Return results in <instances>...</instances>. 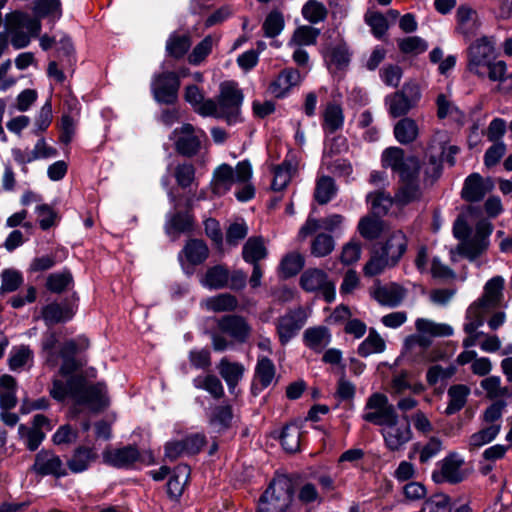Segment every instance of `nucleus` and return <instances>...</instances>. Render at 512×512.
Instances as JSON below:
<instances>
[{
	"label": "nucleus",
	"mask_w": 512,
	"mask_h": 512,
	"mask_svg": "<svg viewBox=\"0 0 512 512\" xmlns=\"http://www.w3.org/2000/svg\"><path fill=\"white\" fill-rule=\"evenodd\" d=\"M6 28L11 30H20L26 28L33 38H37L38 33L35 28L36 20H32L31 15L21 10H14L5 16Z\"/></svg>",
	"instance_id": "obj_32"
},
{
	"label": "nucleus",
	"mask_w": 512,
	"mask_h": 512,
	"mask_svg": "<svg viewBox=\"0 0 512 512\" xmlns=\"http://www.w3.org/2000/svg\"><path fill=\"white\" fill-rule=\"evenodd\" d=\"M79 296L74 291L70 296L61 300H53L41 307V318L46 327L66 324L73 320L78 311Z\"/></svg>",
	"instance_id": "obj_6"
},
{
	"label": "nucleus",
	"mask_w": 512,
	"mask_h": 512,
	"mask_svg": "<svg viewBox=\"0 0 512 512\" xmlns=\"http://www.w3.org/2000/svg\"><path fill=\"white\" fill-rule=\"evenodd\" d=\"M218 106L220 116L229 126L242 123L244 119L241 116V106L244 101V94L238 88V83L234 80L224 81L220 84L218 95Z\"/></svg>",
	"instance_id": "obj_5"
},
{
	"label": "nucleus",
	"mask_w": 512,
	"mask_h": 512,
	"mask_svg": "<svg viewBox=\"0 0 512 512\" xmlns=\"http://www.w3.org/2000/svg\"><path fill=\"white\" fill-rule=\"evenodd\" d=\"M365 22L370 26L373 36L378 40H381L389 29L388 20L379 11L366 13Z\"/></svg>",
	"instance_id": "obj_57"
},
{
	"label": "nucleus",
	"mask_w": 512,
	"mask_h": 512,
	"mask_svg": "<svg viewBox=\"0 0 512 512\" xmlns=\"http://www.w3.org/2000/svg\"><path fill=\"white\" fill-rule=\"evenodd\" d=\"M195 217L189 211H176L171 215L169 221L165 224V232L168 235H179L190 233L194 229Z\"/></svg>",
	"instance_id": "obj_25"
},
{
	"label": "nucleus",
	"mask_w": 512,
	"mask_h": 512,
	"mask_svg": "<svg viewBox=\"0 0 512 512\" xmlns=\"http://www.w3.org/2000/svg\"><path fill=\"white\" fill-rule=\"evenodd\" d=\"M138 457L139 448L136 444H127L115 449L107 446L102 452L103 464L122 470L136 469Z\"/></svg>",
	"instance_id": "obj_10"
},
{
	"label": "nucleus",
	"mask_w": 512,
	"mask_h": 512,
	"mask_svg": "<svg viewBox=\"0 0 512 512\" xmlns=\"http://www.w3.org/2000/svg\"><path fill=\"white\" fill-rule=\"evenodd\" d=\"M30 470L37 475L54 476L59 479L68 475V472L63 468L61 458L56 455L52 450L41 449L34 459V463Z\"/></svg>",
	"instance_id": "obj_12"
},
{
	"label": "nucleus",
	"mask_w": 512,
	"mask_h": 512,
	"mask_svg": "<svg viewBox=\"0 0 512 512\" xmlns=\"http://www.w3.org/2000/svg\"><path fill=\"white\" fill-rule=\"evenodd\" d=\"M366 202L371 205L372 215L381 218L388 214L393 204V199L389 193L378 190L368 193Z\"/></svg>",
	"instance_id": "obj_37"
},
{
	"label": "nucleus",
	"mask_w": 512,
	"mask_h": 512,
	"mask_svg": "<svg viewBox=\"0 0 512 512\" xmlns=\"http://www.w3.org/2000/svg\"><path fill=\"white\" fill-rule=\"evenodd\" d=\"M275 373L276 368L273 361L270 358L266 356L258 358L255 366V379L262 383L263 386H269L275 377Z\"/></svg>",
	"instance_id": "obj_52"
},
{
	"label": "nucleus",
	"mask_w": 512,
	"mask_h": 512,
	"mask_svg": "<svg viewBox=\"0 0 512 512\" xmlns=\"http://www.w3.org/2000/svg\"><path fill=\"white\" fill-rule=\"evenodd\" d=\"M1 279L0 295L17 291L24 283L22 272L14 268L3 269Z\"/></svg>",
	"instance_id": "obj_49"
},
{
	"label": "nucleus",
	"mask_w": 512,
	"mask_h": 512,
	"mask_svg": "<svg viewBox=\"0 0 512 512\" xmlns=\"http://www.w3.org/2000/svg\"><path fill=\"white\" fill-rule=\"evenodd\" d=\"M172 135L177 136L174 149L178 155L192 158L199 153L201 140L195 135V127L192 124L184 123L181 127L175 128Z\"/></svg>",
	"instance_id": "obj_13"
},
{
	"label": "nucleus",
	"mask_w": 512,
	"mask_h": 512,
	"mask_svg": "<svg viewBox=\"0 0 512 512\" xmlns=\"http://www.w3.org/2000/svg\"><path fill=\"white\" fill-rule=\"evenodd\" d=\"M492 188L493 182L490 178L484 180L479 173H472L464 181L461 198L470 203L479 202Z\"/></svg>",
	"instance_id": "obj_18"
},
{
	"label": "nucleus",
	"mask_w": 512,
	"mask_h": 512,
	"mask_svg": "<svg viewBox=\"0 0 512 512\" xmlns=\"http://www.w3.org/2000/svg\"><path fill=\"white\" fill-rule=\"evenodd\" d=\"M181 443L186 455L195 456L207 444V437L204 433H191L182 438Z\"/></svg>",
	"instance_id": "obj_63"
},
{
	"label": "nucleus",
	"mask_w": 512,
	"mask_h": 512,
	"mask_svg": "<svg viewBox=\"0 0 512 512\" xmlns=\"http://www.w3.org/2000/svg\"><path fill=\"white\" fill-rule=\"evenodd\" d=\"M284 27L283 13L277 9L270 11L262 24L264 36L272 39L280 35Z\"/></svg>",
	"instance_id": "obj_47"
},
{
	"label": "nucleus",
	"mask_w": 512,
	"mask_h": 512,
	"mask_svg": "<svg viewBox=\"0 0 512 512\" xmlns=\"http://www.w3.org/2000/svg\"><path fill=\"white\" fill-rule=\"evenodd\" d=\"M18 435L25 440L26 448L31 452L36 451L46 438L44 431L32 430L25 424L18 426Z\"/></svg>",
	"instance_id": "obj_58"
},
{
	"label": "nucleus",
	"mask_w": 512,
	"mask_h": 512,
	"mask_svg": "<svg viewBox=\"0 0 512 512\" xmlns=\"http://www.w3.org/2000/svg\"><path fill=\"white\" fill-rule=\"evenodd\" d=\"M65 381L54 379L50 396L57 402L71 398L75 405L84 406L94 414L105 411L110 406L107 385L104 381L91 383L82 373L72 372L62 376Z\"/></svg>",
	"instance_id": "obj_1"
},
{
	"label": "nucleus",
	"mask_w": 512,
	"mask_h": 512,
	"mask_svg": "<svg viewBox=\"0 0 512 512\" xmlns=\"http://www.w3.org/2000/svg\"><path fill=\"white\" fill-rule=\"evenodd\" d=\"M328 274L320 268H308L300 276L299 285L305 292H317L325 284Z\"/></svg>",
	"instance_id": "obj_36"
},
{
	"label": "nucleus",
	"mask_w": 512,
	"mask_h": 512,
	"mask_svg": "<svg viewBox=\"0 0 512 512\" xmlns=\"http://www.w3.org/2000/svg\"><path fill=\"white\" fill-rule=\"evenodd\" d=\"M488 242H482L481 239H471L457 246V253L467 258L469 261H475L487 249Z\"/></svg>",
	"instance_id": "obj_54"
},
{
	"label": "nucleus",
	"mask_w": 512,
	"mask_h": 512,
	"mask_svg": "<svg viewBox=\"0 0 512 512\" xmlns=\"http://www.w3.org/2000/svg\"><path fill=\"white\" fill-rule=\"evenodd\" d=\"M98 459L99 454L94 446L78 445L73 449L66 465L71 473L80 474L87 471Z\"/></svg>",
	"instance_id": "obj_19"
},
{
	"label": "nucleus",
	"mask_w": 512,
	"mask_h": 512,
	"mask_svg": "<svg viewBox=\"0 0 512 512\" xmlns=\"http://www.w3.org/2000/svg\"><path fill=\"white\" fill-rule=\"evenodd\" d=\"M268 256V250L262 236H252L242 247V258L248 264H259Z\"/></svg>",
	"instance_id": "obj_27"
},
{
	"label": "nucleus",
	"mask_w": 512,
	"mask_h": 512,
	"mask_svg": "<svg viewBox=\"0 0 512 512\" xmlns=\"http://www.w3.org/2000/svg\"><path fill=\"white\" fill-rule=\"evenodd\" d=\"M399 50L404 54H421L428 49V43L419 36H409L398 40Z\"/></svg>",
	"instance_id": "obj_61"
},
{
	"label": "nucleus",
	"mask_w": 512,
	"mask_h": 512,
	"mask_svg": "<svg viewBox=\"0 0 512 512\" xmlns=\"http://www.w3.org/2000/svg\"><path fill=\"white\" fill-rule=\"evenodd\" d=\"M217 328L232 337L238 343H245L251 334L252 327L242 315L226 314L217 319Z\"/></svg>",
	"instance_id": "obj_15"
},
{
	"label": "nucleus",
	"mask_w": 512,
	"mask_h": 512,
	"mask_svg": "<svg viewBox=\"0 0 512 512\" xmlns=\"http://www.w3.org/2000/svg\"><path fill=\"white\" fill-rule=\"evenodd\" d=\"M192 45V39L189 34H179L174 31L166 40V56L174 60H180L185 57Z\"/></svg>",
	"instance_id": "obj_24"
},
{
	"label": "nucleus",
	"mask_w": 512,
	"mask_h": 512,
	"mask_svg": "<svg viewBox=\"0 0 512 512\" xmlns=\"http://www.w3.org/2000/svg\"><path fill=\"white\" fill-rule=\"evenodd\" d=\"M209 257V248L203 239L190 238L186 241L177 259L183 273L190 277L195 273L196 267L202 265Z\"/></svg>",
	"instance_id": "obj_8"
},
{
	"label": "nucleus",
	"mask_w": 512,
	"mask_h": 512,
	"mask_svg": "<svg viewBox=\"0 0 512 512\" xmlns=\"http://www.w3.org/2000/svg\"><path fill=\"white\" fill-rule=\"evenodd\" d=\"M406 295V290L398 283L392 282L389 287L378 286L372 297L382 306L398 307Z\"/></svg>",
	"instance_id": "obj_21"
},
{
	"label": "nucleus",
	"mask_w": 512,
	"mask_h": 512,
	"mask_svg": "<svg viewBox=\"0 0 512 512\" xmlns=\"http://www.w3.org/2000/svg\"><path fill=\"white\" fill-rule=\"evenodd\" d=\"M302 16L311 24H317L327 18L328 10L318 0H308L302 7Z\"/></svg>",
	"instance_id": "obj_51"
},
{
	"label": "nucleus",
	"mask_w": 512,
	"mask_h": 512,
	"mask_svg": "<svg viewBox=\"0 0 512 512\" xmlns=\"http://www.w3.org/2000/svg\"><path fill=\"white\" fill-rule=\"evenodd\" d=\"M229 270L226 266L217 264L207 269L202 284L211 290H219L228 286Z\"/></svg>",
	"instance_id": "obj_35"
},
{
	"label": "nucleus",
	"mask_w": 512,
	"mask_h": 512,
	"mask_svg": "<svg viewBox=\"0 0 512 512\" xmlns=\"http://www.w3.org/2000/svg\"><path fill=\"white\" fill-rule=\"evenodd\" d=\"M89 347L90 341L85 335L65 339L62 343H59L58 333L56 331H47L44 333L41 342V354L44 364L50 369L55 368L61 359L62 363L58 374L66 376L83 369L86 361L80 357V354Z\"/></svg>",
	"instance_id": "obj_2"
},
{
	"label": "nucleus",
	"mask_w": 512,
	"mask_h": 512,
	"mask_svg": "<svg viewBox=\"0 0 512 512\" xmlns=\"http://www.w3.org/2000/svg\"><path fill=\"white\" fill-rule=\"evenodd\" d=\"M500 431V425L492 424L473 433L470 436V446L473 448H480L485 444L492 442Z\"/></svg>",
	"instance_id": "obj_64"
},
{
	"label": "nucleus",
	"mask_w": 512,
	"mask_h": 512,
	"mask_svg": "<svg viewBox=\"0 0 512 512\" xmlns=\"http://www.w3.org/2000/svg\"><path fill=\"white\" fill-rule=\"evenodd\" d=\"M420 169L421 164L419 158L415 155H409L395 172L399 174L401 182L413 181L419 179Z\"/></svg>",
	"instance_id": "obj_53"
},
{
	"label": "nucleus",
	"mask_w": 512,
	"mask_h": 512,
	"mask_svg": "<svg viewBox=\"0 0 512 512\" xmlns=\"http://www.w3.org/2000/svg\"><path fill=\"white\" fill-rule=\"evenodd\" d=\"M305 266L304 257L298 252L286 254L280 261L279 269L283 279L296 276Z\"/></svg>",
	"instance_id": "obj_40"
},
{
	"label": "nucleus",
	"mask_w": 512,
	"mask_h": 512,
	"mask_svg": "<svg viewBox=\"0 0 512 512\" xmlns=\"http://www.w3.org/2000/svg\"><path fill=\"white\" fill-rule=\"evenodd\" d=\"M295 484L288 474L274 477L260 495L256 512H286L294 502Z\"/></svg>",
	"instance_id": "obj_4"
},
{
	"label": "nucleus",
	"mask_w": 512,
	"mask_h": 512,
	"mask_svg": "<svg viewBox=\"0 0 512 512\" xmlns=\"http://www.w3.org/2000/svg\"><path fill=\"white\" fill-rule=\"evenodd\" d=\"M494 52V45L487 37L478 39L468 48V70L484 77L486 71H482V69L495 59Z\"/></svg>",
	"instance_id": "obj_9"
},
{
	"label": "nucleus",
	"mask_w": 512,
	"mask_h": 512,
	"mask_svg": "<svg viewBox=\"0 0 512 512\" xmlns=\"http://www.w3.org/2000/svg\"><path fill=\"white\" fill-rule=\"evenodd\" d=\"M57 53L63 68L72 67L76 64L77 57L75 46L72 38L68 34H63L59 40Z\"/></svg>",
	"instance_id": "obj_50"
},
{
	"label": "nucleus",
	"mask_w": 512,
	"mask_h": 512,
	"mask_svg": "<svg viewBox=\"0 0 512 512\" xmlns=\"http://www.w3.org/2000/svg\"><path fill=\"white\" fill-rule=\"evenodd\" d=\"M405 158V151L402 148L392 146L382 152L381 163L384 168L390 167L395 172L403 164Z\"/></svg>",
	"instance_id": "obj_62"
},
{
	"label": "nucleus",
	"mask_w": 512,
	"mask_h": 512,
	"mask_svg": "<svg viewBox=\"0 0 512 512\" xmlns=\"http://www.w3.org/2000/svg\"><path fill=\"white\" fill-rule=\"evenodd\" d=\"M307 320L304 309L299 306L297 309L290 311L284 316H281L276 325V330L279 342L285 346L294 338L297 333L302 329Z\"/></svg>",
	"instance_id": "obj_14"
},
{
	"label": "nucleus",
	"mask_w": 512,
	"mask_h": 512,
	"mask_svg": "<svg viewBox=\"0 0 512 512\" xmlns=\"http://www.w3.org/2000/svg\"><path fill=\"white\" fill-rule=\"evenodd\" d=\"M319 35L320 29L309 25H302L294 30L288 45H297L299 47L315 45Z\"/></svg>",
	"instance_id": "obj_44"
},
{
	"label": "nucleus",
	"mask_w": 512,
	"mask_h": 512,
	"mask_svg": "<svg viewBox=\"0 0 512 512\" xmlns=\"http://www.w3.org/2000/svg\"><path fill=\"white\" fill-rule=\"evenodd\" d=\"M53 110L51 99L49 98L44 105L41 107L39 113L35 117L34 128L31 133L35 136H40L46 132L52 123Z\"/></svg>",
	"instance_id": "obj_56"
},
{
	"label": "nucleus",
	"mask_w": 512,
	"mask_h": 512,
	"mask_svg": "<svg viewBox=\"0 0 512 512\" xmlns=\"http://www.w3.org/2000/svg\"><path fill=\"white\" fill-rule=\"evenodd\" d=\"M301 81L302 76L297 68L286 67L270 82L268 91L276 99H284L289 96L292 87L298 86Z\"/></svg>",
	"instance_id": "obj_16"
},
{
	"label": "nucleus",
	"mask_w": 512,
	"mask_h": 512,
	"mask_svg": "<svg viewBox=\"0 0 512 512\" xmlns=\"http://www.w3.org/2000/svg\"><path fill=\"white\" fill-rule=\"evenodd\" d=\"M474 19H478L477 12L467 5H460L456 11V31L469 41L476 36L479 24H473L474 27L468 28V24Z\"/></svg>",
	"instance_id": "obj_26"
},
{
	"label": "nucleus",
	"mask_w": 512,
	"mask_h": 512,
	"mask_svg": "<svg viewBox=\"0 0 512 512\" xmlns=\"http://www.w3.org/2000/svg\"><path fill=\"white\" fill-rule=\"evenodd\" d=\"M384 221L374 215L363 216L357 225L359 234L366 240L378 239L384 231Z\"/></svg>",
	"instance_id": "obj_33"
},
{
	"label": "nucleus",
	"mask_w": 512,
	"mask_h": 512,
	"mask_svg": "<svg viewBox=\"0 0 512 512\" xmlns=\"http://www.w3.org/2000/svg\"><path fill=\"white\" fill-rule=\"evenodd\" d=\"M323 56L325 60L328 58L330 63L336 66L337 70L346 69L351 61V54L349 53L346 43L332 47L329 53H324Z\"/></svg>",
	"instance_id": "obj_55"
},
{
	"label": "nucleus",
	"mask_w": 512,
	"mask_h": 512,
	"mask_svg": "<svg viewBox=\"0 0 512 512\" xmlns=\"http://www.w3.org/2000/svg\"><path fill=\"white\" fill-rule=\"evenodd\" d=\"M380 245V249L374 248L371 251L370 259L363 267L366 277L378 276L384 272L386 267L397 266L407 251L408 239L402 230H396Z\"/></svg>",
	"instance_id": "obj_3"
},
{
	"label": "nucleus",
	"mask_w": 512,
	"mask_h": 512,
	"mask_svg": "<svg viewBox=\"0 0 512 512\" xmlns=\"http://www.w3.org/2000/svg\"><path fill=\"white\" fill-rule=\"evenodd\" d=\"M403 418L406 420V424L403 429L399 427L394 433L388 432L384 435L385 445L390 451L399 450L402 445L410 441L412 438V431L408 416L404 415Z\"/></svg>",
	"instance_id": "obj_43"
},
{
	"label": "nucleus",
	"mask_w": 512,
	"mask_h": 512,
	"mask_svg": "<svg viewBox=\"0 0 512 512\" xmlns=\"http://www.w3.org/2000/svg\"><path fill=\"white\" fill-rule=\"evenodd\" d=\"M31 11L32 20H36L34 25L38 36L42 30V20H47V23L53 28L63 16L61 0H34Z\"/></svg>",
	"instance_id": "obj_11"
},
{
	"label": "nucleus",
	"mask_w": 512,
	"mask_h": 512,
	"mask_svg": "<svg viewBox=\"0 0 512 512\" xmlns=\"http://www.w3.org/2000/svg\"><path fill=\"white\" fill-rule=\"evenodd\" d=\"M362 418L369 423L378 426L395 427L398 424V414L391 404L381 411L368 412L363 414Z\"/></svg>",
	"instance_id": "obj_42"
},
{
	"label": "nucleus",
	"mask_w": 512,
	"mask_h": 512,
	"mask_svg": "<svg viewBox=\"0 0 512 512\" xmlns=\"http://www.w3.org/2000/svg\"><path fill=\"white\" fill-rule=\"evenodd\" d=\"M470 388L465 384H454L448 389L449 402L445 414L451 416L464 408L470 395Z\"/></svg>",
	"instance_id": "obj_30"
},
{
	"label": "nucleus",
	"mask_w": 512,
	"mask_h": 512,
	"mask_svg": "<svg viewBox=\"0 0 512 512\" xmlns=\"http://www.w3.org/2000/svg\"><path fill=\"white\" fill-rule=\"evenodd\" d=\"M234 184V169L227 163L219 165L213 173V193L222 196Z\"/></svg>",
	"instance_id": "obj_28"
},
{
	"label": "nucleus",
	"mask_w": 512,
	"mask_h": 512,
	"mask_svg": "<svg viewBox=\"0 0 512 512\" xmlns=\"http://www.w3.org/2000/svg\"><path fill=\"white\" fill-rule=\"evenodd\" d=\"M403 185L395 194L396 201L401 206H407L415 201H419L422 196L418 180L404 181Z\"/></svg>",
	"instance_id": "obj_46"
},
{
	"label": "nucleus",
	"mask_w": 512,
	"mask_h": 512,
	"mask_svg": "<svg viewBox=\"0 0 512 512\" xmlns=\"http://www.w3.org/2000/svg\"><path fill=\"white\" fill-rule=\"evenodd\" d=\"M463 464L464 460L459 458L456 452H450L441 461V469L443 470L444 476H446V482L455 485L465 479L464 474L461 472Z\"/></svg>",
	"instance_id": "obj_29"
},
{
	"label": "nucleus",
	"mask_w": 512,
	"mask_h": 512,
	"mask_svg": "<svg viewBox=\"0 0 512 512\" xmlns=\"http://www.w3.org/2000/svg\"><path fill=\"white\" fill-rule=\"evenodd\" d=\"M419 134L417 122L409 117L400 119L394 126V136L402 145H408L416 140Z\"/></svg>",
	"instance_id": "obj_34"
},
{
	"label": "nucleus",
	"mask_w": 512,
	"mask_h": 512,
	"mask_svg": "<svg viewBox=\"0 0 512 512\" xmlns=\"http://www.w3.org/2000/svg\"><path fill=\"white\" fill-rule=\"evenodd\" d=\"M330 338L331 334L326 326L310 327L304 331L303 343L309 349L320 352L323 341L326 339L325 344H328Z\"/></svg>",
	"instance_id": "obj_38"
},
{
	"label": "nucleus",
	"mask_w": 512,
	"mask_h": 512,
	"mask_svg": "<svg viewBox=\"0 0 512 512\" xmlns=\"http://www.w3.org/2000/svg\"><path fill=\"white\" fill-rule=\"evenodd\" d=\"M238 300L230 293H222L209 299L208 307L214 312H231L237 308Z\"/></svg>",
	"instance_id": "obj_59"
},
{
	"label": "nucleus",
	"mask_w": 512,
	"mask_h": 512,
	"mask_svg": "<svg viewBox=\"0 0 512 512\" xmlns=\"http://www.w3.org/2000/svg\"><path fill=\"white\" fill-rule=\"evenodd\" d=\"M272 437L279 440L285 452L289 454L299 452L301 432L296 424H285L280 431H273Z\"/></svg>",
	"instance_id": "obj_22"
},
{
	"label": "nucleus",
	"mask_w": 512,
	"mask_h": 512,
	"mask_svg": "<svg viewBox=\"0 0 512 512\" xmlns=\"http://www.w3.org/2000/svg\"><path fill=\"white\" fill-rule=\"evenodd\" d=\"M334 246L335 241L331 235L319 233L312 241L311 254L315 257H325L333 251Z\"/></svg>",
	"instance_id": "obj_60"
},
{
	"label": "nucleus",
	"mask_w": 512,
	"mask_h": 512,
	"mask_svg": "<svg viewBox=\"0 0 512 512\" xmlns=\"http://www.w3.org/2000/svg\"><path fill=\"white\" fill-rule=\"evenodd\" d=\"M191 475V467L186 463H180L173 468L166 484V493L169 500L172 502H179L183 493L184 487L189 482Z\"/></svg>",
	"instance_id": "obj_20"
},
{
	"label": "nucleus",
	"mask_w": 512,
	"mask_h": 512,
	"mask_svg": "<svg viewBox=\"0 0 512 512\" xmlns=\"http://www.w3.org/2000/svg\"><path fill=\"white\" fill-rule=\"evenodd\" d=\"M233 417L232 405H216L210 414L209 423L212 426H218L219 430L225 431L232 426Z\"/></svg>",
	"instance_id": "obj_45"
},
{
	"label": "nucleus",
	"mask_w": 512,
	"mask_h": 512,
	"mask_svg": "<svg viewBox=\"0 0 512 512\" xmlns=\"http://www.w3.org/2000/svg\"><path fill=\"white\" fill-rule=\"evenodd\" d=\"M345 116L340 104L329 102L323 113V129L329 134L341 130L344 125Z\"/></svg>",
	"instance_id": "obj_31"
},
{
	"label": "nucleus",
	"mask_w": 512,
	"mask_h": 512,
	"mask_svg": "<svg viewBox=\"0 0 512 512\" xmlns=\"http://www.w3.org/2000/svg\"><path fill=\"white\" fill-rule=\"evenodd\" d=\"M503 289V277H492L486 282L482 296L473 303V307L484 311H491L497 308L503 298Z\"/></svg>",
	"instance_id": "obj_17"
},
{
	"label": "nucleus",
	"mask_w": 512,
	"mask_h": 512,
	"mask_svg": "<svg viewBox=\"0 0 512 512\" xmlns=\"http://www.w3.org/2000/svg\"><path fill=\"white\" fill-rule=\"evenodd\" d=\"M416 330L421 334L431 337H449L453 335V328L444 323H435L425 318H418L415 321Z\"/></svg>",
	"instance_id": "obj_41"
},
{
	"label": "nucleus",
	"mask_w": 512,
	"mask_h": 512,
	"mask_svg": "<svg viewBox=\"0 0 512 512\" xmlns=\"http://www.w3.org/2000/svg\"><path fill=\"white\" fill-rule=\"evenodd\" d=\"M386 349V343L375 328H370L369 334L357 348V353L361 357H368L372 353H382Z\"/></svg>",
	"instance_id": "obj_39"
},
{
	"label": "nucleus",
	"mask_w": 512,
	"mask_h": 512,
	"mask_svg": "<svg viewBox=\"0 0 512 512\" xmlns=\"http://www.w3.org/2000/svg\"><path fill=\"white\" fill-rule=\"evenodd\" d=\"M336 194L334 179L330 176H322L316 183L314 198L319 205L329 203Z\"/></svg>",
	"instance_id": "obj_48"
},
{
	"label": "nucleus",
	"mask_w": 512,
	"mask_h": 512,
	"mask_svg": "<svg viewBox=\"0 0 512 512\" xmlns=\"http://www.w3.org/2000/svg\"><path fill=\"white\" fill-rule=\"evenodd\" d=\"M181 82L176 74L170 71L155 73L151 80V93L159 105L174 106L179 100Z\"/></svg>",
	"instance_id": "obj_7"
},
{
	"label": "nucleus",
	"mask_w": 512,
	"mask_h": 512,
	"mask_svg": "<svg viewBox=\"0 0 512 512\" xmlns=\"http://www.w3.org/2000/svg\"><path fill=\"white\" fill-rule=\"evenodd\" d=\"M74 277L71 270L64 267L61 271L50 273L46 277L45 288L52 294L61 295L74 287Z\"/></svg>",
	"instance_id": "obj_23"
}]
</instances>
